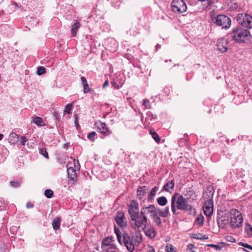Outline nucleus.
Returning a JSON list of instances; mask_svg holds the SVG:
<instances>
[{
	"mask_svg": "<svg viewBox=\"0 0 252 252\" xmlns=\"http://www.w3.org/2000/svg\"><path fill=\"white\" fill-rule=\"evenodd\" d=\"M10 184L11 186L13 187H18L19 186V184L17 182L11 181Z\"/></svg>",
	"mask_w": 252,
	"mask_h": 252,
	"instance_id": "43",
	"label": "nucleus"
},
{
	"mask_svg": "<svg viewBox=\"0 0 252 252\" xmlns=\"http://www.w3.org/2000/svg\"><path fill=\"white\" fill-rule=\"evenodd\" d=\"M157 202L161 206H164L167 203V200L164 196H161L157 199Z\"/></svg>",
	"mask_w": 252,
	"mask_h": 252,
	"instance_id": "25",
	"label": "nucleus"
},
{
	"mask_svg": "<svg viewBox=\"0 0 252 252\" xmlns=\"http://www.w3.org/2000/svg\"><path fill=\"white\" fill-rule=\"evenodd\" d=\"M239 245L240 246H243L245 248H246L247 249H250L251 250H252V246L248 244H246V243H243V242H240L239 243Z\"/></svg>",
	"mask_w": 252,
	"mask_h": 252,
	"instance_id": "37",
	"label": "nucleus"
},
{
	"mask_svg": "<svg viewBox=\"0 0 252 252\" xmlns=\"http://www.w3.org/2000/svg\"><path fill=\"white\" fill-rule=\"evenodd\" d=\"M214 23L222 28L227 29L231 26V19L224 15H219L215 19Z\"/></svg>",
	"mask_w": 252,
	"mask_h": 252,
	"instance_id": "7",
	"label": "nucleus"
},
{
	"mask_svg": "<svg viewBox=\"0 0 252 252\" xmlns=\"http://www.w3.org/2000/svg\"><path fill=\"white\" fill-rule=\"evenodd\" d=\"M109 83L108 80H106L102 86V88H105L106 87L109 86Z\"/></svg>",
	"mask_w": 252,
	"mask_h": 252,
	"instance_id": "46",
	"label": "nucleus"
},
{
	"mask_svg": "<svg viewBox=\"0 0 252 252\" xmlns=\"http://www.w3.org/2000/svg\"><path fill=\"white\" fill-rule=\"evenodd\" d=\"M148 252H155V250L152 247H151L150 248Z\"/></svg>",
	"mask_w": 252,
	"mask_h": 252,
	"instance_id": "49",
	"label": "nucleus"
},
{
	"mask_svg": "<svg viewBox=\"0 0 252 252\" xmlns=\"http://www.w3.org/2000/svg\"><path fill=\"white\" fill-rule=\"evenodd\" d=\"M33 122L39 126H43V125L41 124L43 123V120L39 117H34L33 119Z\"/></svg>",
	"mask_w": 252,
	"mask_h": 252,
	"instance_id": "29",
	"label": "nucleus"
},
{
	"mask_svg": "<svg viewBox=\"0 0 252 252\" xmlns=\"http://www.w3.org/2000/svg\"><path fill=\"white\" fill-rule=\"evenodd\" d=\"M142 229L143 230L145 235L147 237H149L150 238H154L155 237L156 234V232L153 227H152V226L146 225L144 227H143Z\"/></svg>",
	"mask_w": 252,
	"mask_h": 252,
	"instance_id": "16",
	"label": "nucleus"
},
{
	"mask_svg": "<svg viewBox=\"0 0 252 252\" xmlns=\"http://www.w3.org/2000/svg\"><path fill=\"white\" fill-rule=\"evenodd\" d=\"M141 214L146 215L148 214H151V217H152L154 214L157 212V210L154 205H151L148 207H143L141 210Z\"/></svg>",
	"mask_w": 252,
	"mask_h": 252,
	"instance_id": "14",
	"label": "nucleus"
},
{
	"mask_svg": "<svg viewBox=\"0 0 252 252\" xmlns=\"http://www.w3.org/2000/svg\"><path fill=\"white\" fill-rule=\"evenodd\" d=\"M132 225L134 229L143 228L147 224L148 219L146 216L141 215V212L131 218Z\"/></svg>",
	"mask_w": 252,
	"mask_h": 252,
	"instance_id": "5",
	"label": "nucleus"
},
{
	"mask_svg": "<svg viewBox=\"0 0 252 252\" xmlns=\"http://www.w3.org/2000/svg\"><path fill=\"white\" fill-rule=\"evenodd\" d=\"M171 6L172 11L178 14L185 12L187 9L186 4L183 0H173Z\"/></svg>",
	"mask_w": 252,
	"mask_h": 252,
	"instance_id": "6",
	"label": "nucleus"
},
{
	"mask_svg": "<svg viewBox=\"0 0 252 252\" xmlns=\"http://www.w3.org/2000/svg\"><path fill=\"white\" fill-rule=\"evenodd\" d=\"M158 188L157 187H155L152 189L148 197L149 200H152L153 199L154 197L155 196L157 191H158Z\"/></svg>",
	"mask_w": 252,
	"mask_h": 252,
	"instance_id": "26",
	"label": "nucleus"
},
{
	"mask_svg": "<svg viewBox=\"0 0 252 252\" xmlns=\"http://www.w3.org/2000/svg\"><path fill=\"white\" fill-rule=\"evenodd\" d=\"M101 248L104 251L108 252L110 249V238L107 237L103 239Z\"/></svg>",
	"mask_w": 252,
	"mask_h": 252,
	"instance_id": "17",
	"label": "nucleus"
},
{
	"mask_svg": "<svg viewBox=\"0 0 252 252\" xmlns=\"http://www.w3.org/2000/svg\"><path fill=\"white\" fill-rule=\"evenodd\" d=\"M81 80L82 82L83 85L88 84L87 80L85 77H84V76L81 77Z\"/></svg>",
	"mask_w": 252,
	"mask_h": 252,
	"instance_id": "45",
	"label": "nucleus"
},
{
	"mask_svg": "<svg viewBox=\"0 0 252 252\" xmlns=\"http://www.w3.org/2000/svg\"><path fill=\"white\" fill-rule=\"evenodd\" d=\"M3 137V135L0 133V140H2Z\"/></svg>",
	"mask_w": 252,
	"mask_h": 252,
	"instance_id": "51",
	"label": "nucleus"
},
{
	"mask_svg": "<svg viewBox=\"0 0 252 252\" xmlns=\"http://www.w3.org/2000/svg\"><path fill=\"white\" fill-rule=\"evenodd\" d=\"M61 224V220L59 218H56L53 221L52 225L54 230H57L59 229Z\"/></svg>",
	"mask_w": 252,
	"mask_h": 252,
	"instance_id": "23",
	"label": "nucleus"
},
{
	"mask_svg": "<svg viewBox=\"0 0 252 252\" xmlns=\"http://www.w3.org/2000/svg\"><path fill=\"white\" fill-rule=\"evenodd\" d=\"M111 252H117L115 251H111Z\"/></svg>",
	"mask_w": 252,
	"mask_h": 252,
	"instance_id": "54",
	"label": "nucleus"
},
{
	"mask_svg": "<svg viewBox=\"0 0 252 252\" xmlns=\"http://www.w3.org/2000/svg\"><path fill=\"white\" fill-rule=\"evenodd\" d=\"M72 105L71 104H67L66 105V107H65L64 112L67 114H70L71 110L72 109Z\"/></svg>",
	"mask_w": 252,
	"mask_h": 252,
	"instance_id": "34",
	"label": "nucleus"
},
{
	"mask_svg": "<svg viewBox=\"0 0 252 252\" xmlns=\"http://www.w3.org/2000/svg\"><path fill=\"white\" fill-rule=\"evenodd\" d=\"M111 242H112V241H113V240H112V237H111Z\"/></svg>",
	"mask_w": 252,
	"mask_h": 252,
	"instance_id": "56",
	"label": "nucleus"
},
{
	"mask_svg": "<svg viewBox=\"0 0 252 252\" xmlns=\"http://www.w3.org/2000/svg\"><path fill=\"white\" fill-rule=\"evenodd\" d=\"M193 238L198 240H206L208 239L207 235H203L200 233L194 234Z\"/></svg>",
	"mask_w": 252,
	"mask_h": 252,
	"instance_id": "28",
	"label": "nucleus"
},
{
	"mask_svg": "<svg viewBox=\"0 0 252 252\" xmlns=\"http://www.w3.org/2000/svg\"><path fill=\"white\" fill-rule=\"evenodd\" d=\"M217 221L219 226L220 228H223L228 223L229 220L228 218L224 217L218 219Z\"/></svg>",
	"mask_w": 252,
	"mask_h": 252,
	"instance_id": "19",
	"label": "nucleus"
},
{
	"mask_svg": "<svg viewBox=\"0 0 252 252\" xmlns=\"http://www.w3.org/2000/svg\"><path fill=\"white\" fill-rule=\"evenodd\" d=\"M166 252H173V248L171 245H167L165 247Z\"/></svg>",
	"mask_w": 252,
	"mask_h": 252,
	"instance_id": "40",
	"label": "nucleus"
},
{
	"mask_svg": "<svg viewBox=\"0 0 252 252\" xmlns=\"http://www.w3.org/2000/svg\"><path fill=\"white\" fill-rule=\"evenodd\" d=\"M171 210L172 213L178 214L177 210L187 211L190 215H194L195 213V210L192 206L189 204L188 199L184 198L182 195L179 193H175L171 198Z\"/></svg>",
	"mask_w": 252,
	"mask_h": 252,
	"instance_id": "1",
	"label": "nucleus"
},
{
	"mask_svg": "<svg viewBox=\"0 0 252 252\" xmlns=\"http://www.w3.org/2000/svg\"><path fill=\"white\" fill-rule=\"evenodd\" d=\"M26 206L28 208H31L33 207V205L30 202H28L27 203Z\"/></svg>",
	"mask_w": 252,
	"mask_h": 252,
	"instance_id": "48",
	"label": "nucleus"
},
{
	"mask_svg": "<svg viewBox=\"0 0 252 252\" xmlns=\"http://www.w3.org/2000/svg\"><path fill=\"white\" fill-rule=\"evenodd\" d=\"M208 246L215 248L216 250L220 251L221 249V247L218 245L210 244Z\"/></svg>",
	"mask_w": 252,
	"mask_h": 252,
	"instance_id": "39",
	"label": "nucleus"
},
{
	"mask_svg": "<svg viewBox=\"0 0 252 252\" xmlns=\"http://www.w3.org/2000/svg\"><path fill=\"white\" fill-rule=\"evenodd\" d=\"M157 212L158 215L163 218L167 217L169 214V207H166L163 209H158L157 210Z\"/></svg>",
	"mask_w": 252,
	"mask_h": 252,
	"instance_id": "21",
	"label": "nucleus"
},
{
	"mask_svg": "<svg viewBox=\"0 0 252 252\" xmlns=\"http://www.w3.org/2000/svg\"><path fill=\"white\" fill-rule=\"evenodd\" d=\"M74 117H75V124L78 127L79 126V124H78V118L77 115L75 114L74 115Z\"/></svg>",
	"mask_w": 252,
	"mask_h": 252,
	"instance_id": "44",
	"label": "nucleus"
},
{
	"mask_svg": "<svg viewBox=\"0 0 252 252\" xmlns=\"http://www.w3.org/2000/svg\"><path fill=\"white\" fill-rule=\"evenodd\" d=\"M111 249H112L113 245H112V244H111Z\"/></svg>",
	"mask_w": 252,
	"mask_h": 252,
	"instance_id": "55",
	"label": "nucleus"
},
{
	"mask_svg": "<svg viewBox=\"0 0 252 252\" xmlns=\"http://www.w3.org/2000/svg\"><path fill=\"white\" fill-rule=\"evenodd\" d=\"M45 73V68L43 66L39 67L37 70V74L39 75H42Z\"/></svg>",
	"mask_w": 252,
	"mask_h": 252,
	"instance_id": "33",
	"label": "nucleus"
},
{
	"mask_svg": "<svg viewBox=\"0 0 252 252\" xmlns=\"http://www.w3.org/2000/svg\"><path fill=\"white\" fill-rule=\"evenodd\" d=\"M174 183L173 180L167 182L163 186V190L171 192L174 190Z\"/></svg>",
	"mask_w": 252,
	"mask_h": 252,
	"instance_id": "18",
	"label": "nucleus"
},
{
	"mask_svg": "<svg viewBox=\"0 0 252 252\" xmlns=\"http://www.w3.org/2000/svg\"><path fill=\"white\" fill-rule=\"evenodd\" d=\"M137 241L138 243H140L141 241V237H137Z\"/></svg>",
	"mask_w": 252,
	"mask_h": 252,
	"instance_id": "50",
	"label": "nucleus"
},
{
	"mask_svg": "<svg viewBox=\"0 0 252 252\" xmlns=\"http://www.w3.org/2000/svg\"><path fill=\"white\" fill-rule=\"evenodd\" d=\"M217 46L218 49L221 53H224L227 51L229 46V41L228 39L222 38L219 39L218 41Z\"/></svg>",
	"mask_w": 252,
	"mask_h": 252,
	"instance_id": "9",
	"label": "nucleus"
},
{
	"mask_svg": "<svg viewBox=\"0 0 252 252\" xmlns=\"http://www.w3.org/2000/svg\"><path fill=\"white\" fill-rule=\"evenodd\" d=\"M146 186L139 187L137 189V195L138 196L143 195L145 190H146Z\"/></svg>",
	"mask_w": 252,
	"mask_h": 252,
	"instance_id": "30",
	"label": "nucleus"
},
{
	"mask_svg": "<svg viewBox=\"0 0 252 252\" xmlns=\"http://www.w3.org/2000/svg\"><path fill=\"white\" fill-rule=\"evenodd\" d=\"M83 87H84V93H87L90 92V89L88 84L83 85Z\"/></svg>",
	"mask_w": 252,
	"mask_h": 252,
	"instance_id": "41",
	"label": "nucleus"
},
{
	"mask_svg": "<svg viewBox=\"0 0 252 252\" xmlns=\"http://www.w3.org/2000/svg\"><path fill=\"white\" fill-rule=\"evenodd\" d=\"M96 135V133L94 131L91 132L88 135V138L91 141H94V137Z\"/></svg>",
	"mask_w": 252,
	"mask_h": 252,
	"instance_id": "35",
	"label": "nucleus"
},
{
	"mask_svg": "<svg viewBox=\"0 0 252 252\" xmlns=\"http://www.w3.org/2000/svg\"><path fill=\"white\" fill-rule=\"evenodd\" d=\"M80 26V23L76 21L75 23L72 26L71 32L72 35L75 36Z\"/></svg>",
	"mask_w": 252,
	"mask_h": 252,
	"instance_id": "22",
	"label": "nucleus"
},
{
	"mask_svg": "<svg viewBox=\"0 0 252 252\" xmlns=\"http://www.w3.org/2000/svg\"><path fill=\"white\" fill-rule=\"evenodd\" d=\"M44 194L47 198H50L53 194V191L51 189H47L45 190Z\"/></svg>",
	"mask_w": 252,
	"mask_h": 252,
	"instance_id": "32",
	"label": "nucleus"
},
{
	"mask_svg": "<svg viewBox=\"0 0 252 252\" xmlns=\"http://www.w3.org/2000/svg\"><path fill=\"white\" fill-rule=\"evenodd\" d=\"M228 238H230V239H227V240H228V241H230V242H232V241L231 240V239H233V240H234V239L232 238L231 237H229Z\"/></svg>",
	"mask_w": 252,
	"mask_h": 252,
	"instance_id": "52",
	"label": "nucleus"
},
{
	"mask_svg": "<svg viewBox=\"0 0 252 252\" xmlns=\"http://www.w3.org/2000/svg\"><path fill=\"white\" fill-rule=\"evenodd\" d=\"M251 36L249 31L242 28H237L232 33V38L237 42H244L249 40Z\"/></svg>",
	"mask_w": 252,
	"mask_h": 252,
	"instance_id": "4",
	"label": "nucleus"
},
{
	"mask_svg": "<svg viewBox=\"0 0 252 252\" xmlns=\"http://www.w3.org/2000/svg\"><path fill=\"white\" fill-rule=\"evenodd\" d=\"M196 220L199 222V223L201 224H202L203 223V218H197Z\"/></svg>",
	"mask_w": 252,
	"mask_h": 252,
	"instance_id": "47",
	"label": "nucleus"
},
{
	"mask_svg": "<svg viewBox=\"0 0 252 252\" xmlns=\"http://www.w3.org/2000/svg\"><path fill=\"white\" fill-rule=\"evenodd\" d=\"M158 213H156L154 214L152 217H151L154 220V221L156 223V224L159 226L161 224V220L159 218V216L157 215Z\"/></svg>",
	"mask_w": 252,
	"mask_h": 252,
	"instance_id": "24",
	"label": "nucleus"
},
{
	"mask_svg": "<svg viewBox=\"0 0 252 252\" xmlns=\"http://www.w3.org/2000/svg\"><path fill=\"white\" fill-rule=\"evenodd\" d=\"M143 105L147 108H150V101L148 99H144Z\"/></svg>",
	"mask_w": 252,
	"mask_h": 252,
	"instance_id": "38",
	"label": "nucleus"
},
{
	"mask_svg": "<svg viewBox=\"0 0 252 252\" xmlns=\"http://www.w3.org/2000/svg\"><path fill=\"white\" fill-rule=\"evenodd\" d=\"M115 233L117 236L118 242L120 244H122V242L124 243L125 246L129 252H132L134 249V246L132 241L131 240L130 237L126 233H124L123 235V239H122V233L121 230L115 226L114 227Z\"/></svg>",
	"mask_w": 252,
	"mask_h": 252,
	"instance_id": "3",
	"label": "nucleus"
},
{
	"mask_svg": "<svg viewBox=\"0 0 252 252\" xmlns=\"http://www.w3.org/2000/svg\"><path fill=\"white\" fill-rule=\"evenodd\" d=\"M113 85L115 88H117V86H115V84H113ZM118 87H119L118 86Z\"/></svg>",
	"mask_w": 252,
	"mask_h": 252,
	"instance_id": "53",
	"label": "nucleus"
},
{
	"mask_svg": "<svg viewBox=\"0 0 252 252\" xmlns=\"http://www.w3.org/2000/svg\"><path fill=\"white\" fill-rule=\"evenodd\" d=\"M237 20L239 23L243 27L247 28H252V17L248 14H239L237 16Z\"/></svg>",
	"mask_w": 252,
	"mask_h": 252,
	"instance_id": "8",
	"label": "nucleus"
},
{
	"mask_svg": "<svg viewBox=\"0 0 252 252\" xmlns=\"http://www.w3.org/2000/svg\"><path fill=\"white\" fill-rule=\"evenodd\" d=\"M213 201L212 199H208L205 202L203 206V210L204 214L207 217L212 216L213 212Z\"/></svg>",
	"mask_w": 252,
	"mask_h": 252,
	"instance_id": "10",
	"label": "nucleus"
},
{
	"mask_svg": "<svg viewBox=\"0 0 252 252\" xmlns=\"http://www.w3.org/2000/svg\"><path fill=\"white\" fill-rule=\"evenodd\" d=\"M27 141V139L26 137L23 136L21 137V143L22 145H25Z\"/></svg>",
	"mask_w": 252,
	"mask_h": 252,
	"instance_id": "42",
	"label": "nucleus"
},
{
	"mask_svg": "<svg viewBox=\"0 0 252 252\" xmlns=\"http://www.w3.org/2000/svg\"><path fill=\"white\" fill-rule=\"evenodd\" d=\"M125 220L124 213L121 212H118L117 216L115 217V220L117 225L122 228L126 225V222Z\"/></svg>",
	"mask_w": 252,
	"mask_h": 252,
	"instance_id": "12",
	"label": "nucleus"
},
{
	"mask_svg": "<svg viewBox=\"0 0 252 252\" xmlns=\"http://www.w3.org/2000/svg\"><path fill=\"white\" fill-rule=\"evenodd\" d=\"M245 230L248 236H252V226L251 224H247Z\"/></svg>",
	"mask_w": 252,
	"mask_h": 252,
	"instance_id": "27",
	"label": "nucleus"
},
{
	"mask_svg": "<svg viewBox=\"0 0 252 252\" xmlns=\"http://www.w3.org/2000/svg\"><path fill=\"white\" fill-rule=\"evenodd\" d=\"M95 126L97 127V131L104 135H108L109 133L108 128L106 127L105 123L100 121L95 123Z\"/></svg>",
	"mask_w": 252,
	"mask_h": 252,
	"instance_id": "15",
	"label": "nucleus"
},
{
	"mask_svg": "<svg viewBox=\"0 0 252 252\" xmlns=\"http://www.w3.org/2000/svg\"><path fill=\"white\" fill-rule=\"evenodd\" d=\"M128 212L130 215V218L133 216L137 215L139 213V207L138 203L133 200L131 202L130 204L129 205L128 208Z\"/></svg>",
	"mask_w": 252,
	"mask_h": 252,
	"instance_id": "13",
	"label": "nucleus"
},
{
	"mask_svg": "<svg viewBox=\"0 0 252 252\" xmlns=\"http://www.w3.org/2000/svg\"><path fill=\"white\" fill-rule=\"evenodd\" d=\"M150 134L152 135L153 139L157 142H159L160 138L158 134L154 131H151Z\"/></svg>",
	"mask_w": 252,
	"mask_h": 252,
	"instance_id": "31",
	"label": "nucleus"
},
{
	"mask_svg": "<svg viewBox=\"0 0 252 252\" xmlns=\"http://www.w3.org/2000/svg\"><path fill=\"white\" fill-rule=\"evenodd\" d=\"M229 224L233 228L239 227L242 225L243 219L241 213L236 209H231L229 213Z\"/></svg>",
	"mask_w": 252,
	"mask_h": 252,
	"instance_id": "2",
	"label": "nucleus"
},
{
	"mask_svg": "<svg viewBox=\"0 0 252 252\" xmlns=\"http://www.w3.org/2000/svg\"><path fill=\"white\" fill-rule=\"evenodd\" d=\"M73 162L74 167L71 166L68 167V165H67V172L69 180L72 181L73 183H75L77 181V174L75 170V165L74 159H73Z\"/></svg>",
	"mask_w": 252,
	"mask_h": 252,
	"instance_id": "11",
	"label": "nucleus"
},
{
	"mask_svg": "<svg viewBox=\"0 0 252 252\" xmlns=\"http://www.w3.org/2000/svg\"><path fill=\"white\" fill-rule=\"evenodd\" d=\"M40 153L46 158H48V153L47 152L45 148L41 149L40 151Z\"/></svg>",
	"mask_w": 252,
	"mask_h": 252,
	"instance_id": "36",
	"label": "nucleus"
},
{
	"mask_svg": "<svg viewBox=\"0 0 252 252\" xmlns=\"http://www.w3.org/2000/svg\"><path fill=\"white\" fill-rule=\"evenodd\" d=\"M19 141L18 136L15 133L12 132L9 134L8 141L11 144L15 145Z\"/></svg>",
	"mask_w": 252,
	"mask_h": 252,
	"instance_id": "20",
	"label": "nucleus"
}]
</instances>
